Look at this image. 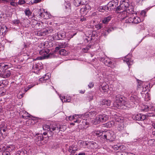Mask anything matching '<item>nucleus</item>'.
Instances as JSON below:
<instances>
[{
	"instance_id": "obj_45",
	"label": "nucleus",
	"mask_w": 155,
	"mask_h": 155,
	"mask_svg": "<svg viewBox=\"0 0 155 155\" xmlns=\"http://www.w3.org/2000/svg\"><path fill=\"white\" fill-rule=\"evenodd\" d=\"M139 120H143L146 118V116L145 115L139 114Z\"/></svg>"
},
{
	"instance_id": "obj_27",
	"label": "nucleus",
	"mask_w": 155,
	"mask_h": 155,
	"mask_svg": "<svg viewBox=\"0 0 155 155\" xmlns=\"http://www.w3.org/2000/svg\"><path fill=\"white\" fill-rule=\"evenodd\" d=\"M139 81L140 82H138L137 90H139L140 89V88L141 89V90H142V89L143 91H146L147 89L148 88V86H146L144 87H140L141 86V84L142 82V81Z\"/></svg>"
},
{
	"instance_id": "obj_19",
	"label": "nucleus",
	"mask_w": 155,
	"mask_h": 155,
	"mask_svg": "<svg viewBox=\"0 0 155 155\" xmlns=\"http://www.w3.org/2000/svg\"><path fill=\"white\" fill-rule=\"evenodd\" d=\"M86 2V0H74L73 3L75 6L78 7L81 5H85Z\"/></svg>"
},
{
	"instance_id": "obj_29",
	"label": "nucleus",
	"mask_w": 155,
	"mask_h": 155,
	"mask_svg": "<svg viewBox=\"0 0 155 155\" xmlns=\"http://www.w3.org/2000/svg\"><path fill=\"white\" fill-rule=\"evenodd\" d=\"M76 119L75 120H74V122L79 123H80L81 121H82V123H84L86 124L87 120H85V119H83L82 118H79L78 117L77 119Z\"/></svg>"
},
{
	"instance_id": "obj_24",
	"label": "nucleus",
	"mask_w": 155,
	"mask_h": 155,
	"mask_svg": "<svg viewBox=\"0 0 155 155\" xmlns=\"http://www.w3.org/2000/svg\"><path fill=\"white\" fill-rule=\"evenodd\" d=\"M78 150V148L77 147V146L75 145H73L71 146H70L68 150V152H76Z\"/></svg>"
},
{
	"instance_id": "obj_31",
	"label": "nucleus",
	"mask_w": 155,
	"mask_h": 155,
	"mask_svg": "<svg viewBox=\"0 0 155 155\" xmlns=\"http://www.w3.org/2000/svg\"><path fill=\"white\" fill-rule=\"evenodd\" d=\"M104 132L105 131H103L102 130H97L95 131L94 133L95 134L96 136L98 137H99L101 136L103 137V136L104 134Z\"/></svg>"
},
{
	"instance_id": "obj_49",
	"label": "nucleus",
	"mask_w": 155,
	"mask_h": 155,
	"mask_svg": "<svg viewBox=\"0 0 155 155\" xmlns=\"http://www.w3.org/2000/svg\"><path fill=\"white\" fill-rule=\"evenodd\" d=\"M126 153L123 152L122 151H117L116 153V155H126Z\"/></svg>"
},
{
	"instance_id": "obj_3",
	"label": "nucleus",
	"mask_w": 155,
	"mask_h": 155,
	"mask_svg": "<svg viewBox=\"0 0 155 155\" xmlns=\"http://www.w3.org/2000/svg\"><path fill=\"white\" fill-rule=\"evenodd\" d=\"M108 118V116L104 114H100L96 116V118L94 120L93 123L96 124L99 123L101 122H104L107 120Z\"/></svg>"
},
{
	"instance_id": "obj_43",
	"label": "nucleus",
	"mask_w": 155,
	"mask_h": 155,
	"mask_svg": "<svg viewBox=\"0 0 155 155\" xmlns=\"http://www.w3.org/2000/svg\"><path fill=\"white\" fill-rule=\"evenodd\" d=\"M155 140L154 139H151L148 142V144L151 146H153L154 145Z\"/></svg>"
},
{
	"instance_id": "obj_62",
	"label": "nucleus",
	"mask_w": 155,
	"mask_h": 155,
	"mask_svg": "<svg viewBox=\"0 0 155 155\" xmlns=\"http://www.w3.org/2000/svg\"><path fill=\"white\" fill-rule=\"evenodd\" d=\"M5 147H0V151H1V152L3 151L4 152V151L5 150Z\"/></svg>"
},
{
	"instance_id": "obj_30",
	"label": "nucleus",
	"mask_w": 155,
	"mask_h": 155,
	"mask_svg": "<svg viewBox=\"0 0 155 155\" xmlns=\"http://www.w3.org/2000/svg\"><path fill=\"white\" fill-rule=\"evenodd\" d=\"M59 54L63 56H66L69 54V52L64 49H61L59 51Z\"/></svg>"
},
{
	"instance_id": "obj_20",
	"label": "nucleus",
	"mask_w": 155,
	"mask_h": 155,
	"mask_svg": "<svg viewBox=\"0 0 155 155\" xmlns=\"http://www.w3.org/2000/svg\"><path fill=\"white\" fill-rule=\"evenodd\" d=\"M7 27L5 25L0 26V35H5L7 31Z\"/></svg>"
},
{
	"instance_id": "obj_50",
	"label": "nucleus",
	"mask_w": 155,
	"mask_h": 155,
	"mask_svg": "<svg viewBox=\"0 0 155 155\" xmlns=\"http://www.w3.org/2000/svg\"><path fill=\"white\" fill-rule=\"evenodd\" d=\"M20 22V21L18 19H16L12 21V23L15 25H16Z\"/></svg>"
},
{
	"instance_id": "obj_15",
	"label": "nucleus",
	"mask_w": 155,
	"mask_h": 155,
	"mask_svg": "<svg viewBox=\"0 0 155 155\" xmlns=\"http://www.w3.org/2000/svg\"><path fill=\"white\" fill-rule=\"evenodd\" d=\"M50 131H55L56 132H58L61 130V127L57 124L55 123L50 126Z\"/></svg>"
},
{
	"instance_id": "obj_17",
	"label": "nucleus",
	"mask_w": 155,
	"mask_h": 155,
	"mask_svg": "<svg viewBox=\"0 0 155 155\" xmlns=\"http://www.w3.org/2000/svg\"><path fill=\"white\" fill-rule=\"evenodd\" d=\"M122 104L120 106H119L118 108L126 109V108L129 107H130L129 102L128 101H126L123 99V100L121 102Z\"/></svg>"
},
{
	"instance_id": "obj_52",
	"label": "nucleus",
	"mask_w": 155,
	"mask_h": 155,
	"mask_svg": "<svg viewBox=\"0 0 155 155\" xmlns=\"http://www.w3.org/2000/svg\"><path fill=\"white\" fill-rule=\"evenodd\" d=\"M25 2V0H19L17 2L18 5H21L24 4Z\"/></svg>"
},
{
	"instance_id": "obj_28",
	"label": "nucleus",
	"mask_w": 155,
	"mask_h": 155,
	"mask_svg": "<svg viewBox=\"0 0 155 155\" xmlns=\"http://www.w3.org/2000/svg\"><path fill=\"white\" fill-rule=\"evenodd\" d=\"M60 97L62 102H69L71 101V98L70 97L66 98L65 96H60Z\"/></svg>"
},
{
	"instance_id": "obj_42",
	"label": "nucleus",
	"mask_w": 155,
	"mask_h": 155,
	"mask_svg": "<svg viewBox=\"0 0 155 155\" xmlns=\"http://www.w3.org/2000/svg\"><path fill=\"white\" fill-rule=\"evenodd\" d=\"M43 128L44 130L49 131L50 130V126L48 125L45 124L43 125Z\"/></svg>"
},
{
	"instance_id": "obj_34",
	"label": "nucleus",
	"mask_w": 155,
	"mask_h": 155,
	"mask_svg": "<svg viewBox=\"0 0 155 155\" xmlns=\"http://www.w3.org/2000/svg\"><path fill=\"white\" fill-rule=\"evenodd\" d=\"M38 13L39 14L40 16L41 17L43 18L44 19H48V16L46 15L47 16H45V14H46V15H47L46 12H41V10H40V11H39L38 12Z\"/></svg>"
},
{
	"instance_id": "obj_54",
	"label": "nucleus",
	"mask_w": 155,
	"mask_h": 155,
	"mask_svg": "<svg viewBox=\"0 0 155 155\" xmlns=\"http://www.w3.org/2000/svg\"><path fill=\"white\" fill-rule=\"evenodd\" d=\"M10 4L16 7L18 5L17 2H12L10 3Z\"/></svg>"
},
{
	"instance_id": "obj_55",
	"label": "nucleus",
	"mask_w": 155,
	"mask_h": 155,
	"mask_svg": "<svg viewBox=\"0 0 155 155\" xmlns=\"http://www.w3.org/2000/svg\"><path fill=\"white\" fill-rule=\"evenodd\" d=\"M50 77L49 76V75H45V76H43L45 81V82L46 81L48 80Z\"/></svg>"
},
{
	"instance_id": "obj_56",
	"label": "nucleus",
	"mask_w": 155,
	"mask_h": 155,
	"mask_svg": "<svg viewBox=\"0 0 155 155\" xmlns=\"http://www.w3.org/2000/svg\"><path fill=\"white\" fill-rule=\"evenodd\" d=\"M149 110L151 111L155 110V106H149Z\"/></svg>"
},
{
	"instance_id": "obj_60",
	"label": "nucleus",
	"mask_w": 155,
	"mask_h": 155,
	"mask_svg": "<svg viewBox=\"0 0 155 155\" xmlns=\"http://www.w3.org/2000/svg\"><path fill=\"white\" fill-rule=\"evenodd\" d=\"M94 86V84L93 83H90L89 84H88V86L90 88Z\"/></svg>"
},
{
	"instance_id": "obj_10",
	"label": "nucleus",
	"mask_w": 155,
	"mask_h": 155,
	"mask_svg": "<svg viewBox=\"0 0 155 155\" xmlns=\"http://www.w3.org/2000/svg\"><path fill=\"white\" fill-rule=\"evenodd\" d=\"M42 23L39 21H38L36 20H33L32 22L31 26L33 28L35 29H39L42 27Z\"/></svg>"
},
{
	"instance_id": "obj_11",
	"label": "nucleus",
	"mask_w": 155,
	"mask_h": 155,
	"mask_svg": "<svg viewBox=\"0 0 155 155\" xmlns=\"http://www.w3.org/2000/svg\"><path fill=\"white\" fill-rule=\"evenodd\" d=\"M7 67H6L5 68H4V70H5L4 72H2L0 74V76L3 78H9L11 75V72L10 71L6 70L8 68Z\"/></svg>"
},
{
	"instance_id": "obj_14",
	"label": "nucleus",
	"mask_w": 155,
	"mask_h": 155,
	"mask_svg": "<svg viewBox=\"0 0 155 155\" xmlns=\"http://www.w3.org/2000/svg\"><path fill=\"white\" fill-rule=\"evenodd\" d=\"M7 129L6 127L4 125V124H2L0 125V134L3 137L7 136V134L6 132L7 131Z\"/></svg>"
},
{
	"instance_id": "obj_2",
	"label": "nucleus",
	"mask_w": 155,
	"mask_h": 155,
	"mask_svg": "<svg viewBox=\"0 0 155 155\" xmlns=\"http://www.w3.org/2000/svg\"><path fill=\"white\" fill-rule=\"evenodd\" d=\"M103 137V139L110 141H114L115 138L114 132L111 130L105 131Z\"/></svg>"
},
{
	"instance_id": "obj_8",
	"label": "nucleus",
	"mask_w": 155,
	"mask_h": 155,
	"mask_svg": "<svg viewBox=\"0 0 155 155\" xmlns=\"http://www.w3.org/2000/svg\"><path fill=\"white\" fill-rule=\"evenodd\" d=\"M115 103L117 104V107L118 108L119 107V106H120L121 104H122L121 102L123 100V99H125V98L123 96L118 94L115 96Z\"/></svg>"
},
{
	"instance_id": "obj_1",
	"label": "nucleus",
	"mask_w": 155,
	"mask_h": 155,
	"mask_svg": "<svg viewBox=\"0 0 155 155\" xmlns=\"http://www.w3.org/2000/svg\"><path fill=\"white\" fill-rule=\"evenodd\" d=\"M131 14H128V18L126 20V23H133L137 24L140 22L143 19H141L140 18L136 16V15L131 12Z\"/></svg>"
},
{
	"instance_id": "obj_16",
	"label": "nucleus",
	"mask_w": 155,
	"mask_h": 155,
	"mask_svg": "<svg viewBox=\"0 0 155 155\" xmlns=\"http://www.w3.org/2000/svg\"><path fill=\"white\" fill-rule=\"evenodd\" d=\"M90 8L89 5H86L81 8L80 12L82 14L86 15L89 11Z\"/></svg>"
},
{
	"instance_id": "obj_38",
	"label": "nucleus",
	"mask_w": 155,
	"mask_h": 155,
	"mask_svg": "<svg viewBox=\"0 0 155 155\" xmlns=\"http://www.w3.org/2000/svg\"><path fill=\"white\" fill-rule=\"evenodd\" d=\"M141 107V110L143 111H147L149 110V106L147 105H143Z\"/></svg>"
},
{
	"instance_id": "obj_36",
	"label": "nucleus",
	"mask_w": 155,
	"mask_h": 155,
	"mask_svg": "<svg viewBox=\"0 0 155 155\" xmlns=\"http://www.w3.org/2000/svg\"><path fill=\"white\" fill-rule=\"evenodd\" d=\"M25 13L26 16L29 17L31 15L32 12L30 11L29 8H27L24 11Z\"/></svg>"
},
{
	"instance_id": "obj_64",
	"label": "nucleus",
	"mask_w": 155,
	"mask_h": 155,
	"mask_svg": "<svg viewBox=\"0 0 155 155\" xmlns=\"http://www.w3.org/2000/svg\"><path fill=\"white\" fill-rule=\"evenodd\" d=\"M126 155H135L134 154L130 152H126Z\"/></svg>"
},
{
	"instance_id": "obj_12",
	"label": "nucleus",
	"mask_w": 155,
	"mask_h": 155,
	"mask_svg": "<svg viewBox=\"0 0 155 155\" xmlns=\"http://www.w3.org/2000/svg\"><path fill=\"white\" fill-rule=\"evenodd\" d=\"M104 61V64L107 66L110 67L112 68H113L115 67L114 65L112 64V63L110 60L108 58H105L103 59V58H101V61Z\"/></svg>"
},
{
	"instance_id": "obj_6",
	"label": "nucleus",
	"mask_w": 155,
	"mask_h": 155,
	"mask_svg": "<svg viewBox=\"0 0 155 155\" xmlns=\"http://www.w3.org/2000/svg\"><path fill=\"white\" fill-rule=\"evenodd\" d=\"M118 3V0H113L110 2L107 5L108 11H110L115 9Z\"/></svg>"
},
{
	"instance_id": "obj_18",
	"label": "nucleus",
	"mask_w": 155,
	"mask_h": 155,
	"mask_svg": "<svg viewBox=\"0 0 155 155\" xmlns=\"http://www.w3.org/2000/svg\"><path fill=\"white\" fill-rule=\"evenodd\" d=\"M96 114L97 112L96 111H91L88 113H87L84 114H83L84 115L83 118L85 119V116H88V117H89L91 119H92L95 117Z\"/></svg>"
},
{
	"instance_id": "obj_9",
	"label": "nucleus",
	"mask_w": 155,
	"mask_h": 155,
	"mask_svg": "<svg viewBox=\"0 0 155 155\" xmlns=\"http://www.w3.org/2000/svg\"><path fill=\"white\" fill-rule=\"evenodd\" d=\"M65 37V33L62 31H60L55 34V35L53 37L55 40H59L62 39Z\"/></svg>"
},
{
	"instance_id": "obj_58",
	"label": "nucleus",
	"mask_w": 155,
	"mask_h": 155,
	"mask_svg": "<svg viewBox=\"0 0 155 155\" xmlns=\"http://www.w3.org/2000/svg\"><path fill=\"white\" fill-rule=\"evenodd\" d=\"M117 10L118 11H120L122 10L123 11H124L125 10H124V8L120 7V5L117 7L116 8Z\"/></svg>"
},
{
	"instance_id": "obj_41",
	"label": "nucleus",
	"mask_w": 155,
	"mask_h": 155,
	"mask_svg": "<svg viewBox=\"0 0 155 155\" xmlns=\"http://www.w3.org/2000/svg\"><path fill=\"white\" fill-rule=\"evenodd\" d=\"M43 136L41 135L38 136L36 139V142H39V143L43 140Z\"/></svg>"
},
{
	"instance_id": "obj_26",
	"label": "nucleus",
	"mask_w": 155,
	"mask_h": 155,
	"mask_svg": "<svg viewBox=\"0 0 155 155\" xmlns=\"http://www.w3.org/2000/svg\"><path fill=\"white\" fill-rule=\"evenodd\" d=\"M129 12H127L125 10L123 11L122 12V14H121V17L123 19H124L125 18L127 19V18H128V14H131V13H129Z\"/></svg>"
},
{
	"instance_id": "obj_33",
	"label": "nucleus",
	"mask_w": 155,
	"mask_h": 155,
	"mask_svg": "<svg viewBox=\"0 0 155 155\" xmlns=\"http://www.w3.org/2000/svg\"><path fill=\"white\" fill-rule=\"evenodd\" d=\"M100 90L103 91V92H107L109 89V86L107 84L101 87L100 88Z\"/></svg>"
},
{
	"instance_id": "obj_22",
	"label": "nucleus",
	"mask_w": 155,
	"mask_h": 155,
	"mask_svg": "<svg viewBox=\"0 0 155 155\" xmlns=\"http://www.w3.org/2000/svg\"><path fill=\"white\" fill-rule=\"evenodd\" d=\"M37 35L38 36H44L48 35V33L46 32V29L45 28L40 31H38Z\"/></svg>"
},
{
	"instance_id": "obj_35",
	"label": "nucleus",
	"mask_w": 155,
	"mask_h": 155,
	"mask_svg": "<svg viewBox=\"0 0 155 155\" xmlns=\"http://www.w3.org/2000/svg\"><path fill=\"white\" fill-rule=\"evenodd\" d=\"M111 17L110 16L105 17L103 20L102 22L104 24L107 23L111 20Z\"/></svg>"
},
{
	"instance_id": "obj_51",
	"label": "nucleus",
	"mask_w": 155,
	"mask_h": 155,
	"mask_svg": "<svg viewBox=\"0 0 155 155\" xmlns=\"http://www.w3.org/2000/svg\"><path fill=\"white\" fill-rule=\"evenodd\" d=\"M60 45L61 46V48H64L67 46L68 44L66 42H64L60 44Z\"/></svg>"
},
{
	"instance_id": "obj_39",
	"label": "nucleus",
	"mask_w": 155,
	"mask_h": 155,
	"mask_svg": "<svg viewBox=\"0 0 155 155\" xmlns=\"http://www.w3.org/2000/svg\"><path fill=\"white\" fill-rule=\"evenodd\" d=\"M114 122L113 121L108 122L106 123V127H110L114 125Z\"/></svg>"
},
{
	"instance_id": "obj_48",
	"label": "nucleus",
	"mask_w": 155,
	"mask_h": 155,
	"mask_svg": "<svg viewBox=\"0 0 155 155\" xmlns=\"http://www.w3.org/2000/svg\"><path fill=\"white\" fill-rule=\"evenodd\" d=\"M6 67H7L6 65H5L3 63L1 64L0 65V71H1L2 70L3 71L4 70V68H5Z\"/></svg>"
},
{
	"instance_id": "obj_40",
	"label": "nucleus",
	"mask_w": 155,
	"mask_h": 155,
	"mask_svg": "<svg viewBox=\"0 0 155 155\" xmlns=\"http://www.w3.org/2000/svg\"><path fill=\"white\" fill-rule=\"evenodd\" d=\"M124 124L122 123H120L118 125L117 129L119 131H121L124 129Z\"/></svg>"
},
{
	"instance_id": "obj_53",
	"label": "nucleus",
	"mask_w": 155,
	"mask_h": 155,
	"mask_svg": "<svg viewBox=\"0 0 155 155\" xmlns=\"http://www.w3.org/2000/svg\"><path fill=\"white\" fill-rule=\"evenodd\" d=\"M140 14L143 18H144L146 16V12L144 10H143L140 13Z\"/></svg>"
},
{
	"instance_id": "obj_5",
	"label": "nucleus",
	"mask_w": 155,
	"mask_h": 155,
	"mask_svg": "<svg viewBox=\"0 0 155 155\" xmlns=\"http://www.w3.org/2000/svg\"><path fill=\"white\" fill-rule=\"evenodd\" d=\"M137 93L135 91H131L130 95H131L130 100L134 104L138 103L140 101V98L137 96Z\"/></svg>"
},
{
	"instance_id": "obj_21",
	"label": "nucleus",
	"mask_w": 155,
	"mask_h": 155,
	"mask_svg": "<svg viewBox=\"0 0 155 155\" xmlns=\"http://www.w3.org/2000/svg\"><path fill=\"white\" fill-rule=\"evenodd\" d=\"M128 56H127L124 58L123 61H125L127 64L129 66L130 65H132L133 64V60L131 58H128Z\"/></svg>"
},
{
	"instance_id": "obj_23",
	"label": "nucleus",
	"mask_w": 155,
	"mask_h": 155,
	"mask_svg": "<svg viewBox=\"0 0 155 155\" xmlns=\"http://www.w3.org/2000/svg\"><path fill=\"white\" fill-rule=\"evenodd\" d=\"M110 101L107 100H104L100 101V104L102 105H106L108 106H110Z\"/></svg>"
},
{
	"instance_id": "obj_7",
	"label": "nucleus",
	"mask_w": 155,
	"mask_h": 155,
	"mask_svg": "<svg viewBox=\"0 0 155 155\" xmlns=\"http://www.w3.org/2000/svg\"><path fill=\"white\" fill-rule=\"evenodd\" d=\"M49 50L47 48H45L40 50L39 51L40 54L41 56V59L48 58L49 57L50 54H49Z\"/></svg>"
},
{
	"instance_id": "obj_57",
	"label": "nucleus",
	"mask_w": 155,
	"mask_h": 155,
	"mask_svg": "<svg viewBox=\"0 0 155 155\" xmlns=\"http://www.w3.org/2000/svg\"><path fill=\"white\" fill-rule=\"evenodd\" d=\"M102 27V25L101 24H99L96 26V28H97L98 29H101Z\"/></svg>"
},
{
	"instance_id": "obj_13",
	"label": "nucleus",
	"mask_w": 155,
	"mask_h": 155,
	"mask_svg": "<svg viewBox=\"0 0 155 155\" xmlns=\"http://www.w3.org/2000/svg\"><path fill=\"white\" fill-rule=\"evenodd\" d=\"M33 69L36 71H38L43 68L42 64L40 61L35 62L32 67Z\"/></svg>"
},
{
	"instance_id": "obj_63",
	"label": "nucleus",
	"mask_w": 155,
	"mask_h": 155,
	"mask_svg": "<svg viewBox=\"0 0 155 155\" xmlns=\"http://www.w3.org/2000/svg\"><path fill=\"white\" fill-rule=\"evenodd\" d=\"M61 48V46L59 44L58 46H57L55 48V50L56 51H58L60 48Z\"/></svg>"
},
{
	"instance_id": "obj_4",
	"label": "nucleus",
	"mask_w": 155,
	"mask_h": 155,
	"mask_svg": "<svg viewBox=\"0 0 155 155\" xmlns=\"http://www.w3.org/2000/svg\"><path fill=\"white\" fill-rule=\"evenodd\" d=\"M128 2V0H125L123 1L120 4V7L123 8L124 10H127L129 11L130 13L133 12L134 9L132 8V6L130 5Z\"/></svg>"
},
{
	"instance_id": "obj_61",
	"label": "nucleus",
	"mask_w": 155,
	"mask_h": 155,
	"mask_svg": "<svg viewBox=\"0 0 155 155\" xmlns=\"http://www.w3.org/2000/svg\"><path fill=\"white\" fill-rule=\"evenodd\" d=\"M114 119L117 122H120L121 121V119L119 118H117L116 117H114Z\"/></svg>"
},
{
	"instance_id": "obj_44",
	"label": "nucleus",
	"mask_w": 155,
	"mask_h": 155,
	"mask_svg": "<svg viewBox=\"0 0 155 155\" xmlns=\"http://www.w3.org/2000/svg\"><path fill=\"white\" fill-rule=\"evenodd\" d=\"M91 45H89L87 46L85 48L83 49V51L84 52H87V51L89 50L90 48H91Z\"/></svg>"
},
{
	"instance_id": "obj_47",
	"label": "nucleus",
	"mask_w": 155,
	"mask_h": 155,
	"mask_svg": "<svg viewBox=\"0 0 155 155\" xmlns=\"http://www.w3.org/2000/svg\"><path fill=\"white\" fill-rule=\"evenodd\" d=\"M45 29H46V32L48 33V34L52 33L53 31V29L51 27L47 28Z\"/></svg>"
},
{
	"instance_id": "obj_37",
	"label": "nucleus",
	"mask_w": 155,
	"mask_h": 155,
	"mask_svg": "<svg viewBox=\"0 0 155 155\" xmlns=\"http://www.w3.org/2000/svg\"><path fill=\"white\" fill-rule=\"evenodd\" d=\"M98 10L100 12H103L104 10L106 11H108L107 8V5L100 6L98 7Z\"/></svg>"
},
{
	"instance_id": "obj_46",
	"label": "nucleus",
	"mask_w": 155,
	"mask_h": 155,
	"mask_svg": "<svg viewBox=\"0 0 155 155\" xmlns=\"http://www.w3.org/2000/svg\"><path fill=\"white\" fill-rule=\"evenodd\" d=\"M139 114L133 115L132 116V118L133 119L136 120H139Z\"/></svg>"
},
{
	"instance_id": "obj_25",
	"label": "nucleus",
	"mask_w": 155,
	"mask_h": 155,
	"mask_svg": "<svg viewBox=\"0 0 155 155\" xmlns=\"http://www.w3.org/2000/svg\"><path fill=\"white\" fill-rule=\"evenodd\" d=\"M84 115H81V114H75L73 115L72 117L71 116H69L68 117V119L70 120H71L73 119H77L78 117L79 118H82L83 119H84L83 118L84 117Z\"/></svg>"
},
{
	"instance_id": "obj_32",
	"label": "nucleus",
	"mask_w": 155,
	"mask_h": 155,
	"mask_svg": "<svg viewBox=\"0 0 155 155\" xmlns=\"http://www.w3.org/2000/svg\"><path fill=\"white\" fill-rule=\"evenodd\" d=\"M114 28L112 27H110L105 31L102 34L103 35L107 36L110 32L113 30Z\"/></svg>"
},
{
	"instance_id": "obj_59",
	"label": "nucleus",
	"mask_w": 155,
	"mask_h": 155,
	"mask_svg": "<svg viewBox=\"0 0 155 155\" xmlns=\"http://www.w3.org/2000/svg\"><path fill=\"white\" fill-rule=\"evenodd\" d=\"M27 3L28 4H33V2L32 0H26Z\"/></svg>"
}]
</instances>
